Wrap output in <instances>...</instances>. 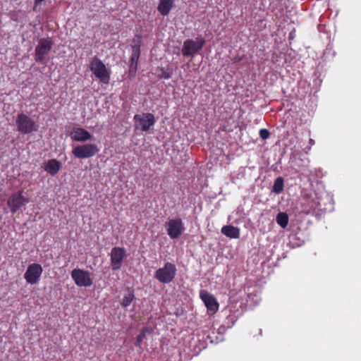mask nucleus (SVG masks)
Wrapping results in <instances>:
<instances>
[{
  "label": "nucleus",
  "instance_id": "1a4fd4ad",
  "mask_svg": "<svg viewBox=\"0 0 361 361\" xmlns=\"http://www.w3.org/2000/svg\"><path fill=\"white\" fill-rule=\"evenodd\" d=\"M71 277L75 283L79 287H90L93 283L91 274L84 269H74L71 271Z\"/></svg>",
  "mask_w": 361,
  "mask_h": 361
},
{
  "label": "nucleus",
  "instance_id": "cd10ccee",
  "mask_svg": "<svg viewBox=\"0 0 361 361\" xmlns=\"http://www.w3.org/2000/svg\"><path fill=\"white\" fill-rule=\"evenodd\" d=\"M309 142H310V145H314V140H312V139H310V141H309Z\"/></svg>",
  "mask_w": 361,
  "mask_h": 361
},
{
  "label": "nucleus",
  "instance_id": "9b49d317",
  "mask_svg": "<svg viewBox=\"0 0 361 361\" xmlns=\"http://www.w3.org/2000/svg\"><path fill=\"white\" fill-rule=\"evenodd\" d=\"M126 256V253L123 247H114L111 249L110 261L112 270L117 271L121 268Z\"/></svg>",
  "mask_w": 361,
  "mask_h": 361
},
{
  "label": "nucleus",
  "instance_id": "a878e982",
  "mask_svg": "<svg viewBox=\"0 0 361 361\" xmlns=\"http://www.w3.org/2000/svg\"><path fill=\"white\" fill-rule=\"evenodd\" d=\"M142 331H145V334L146 335L147 333H150L151 332V329L149 328H147V327H145V328H143L142 329Z\"/></svg>",
  "mask_w": 361,
  "mask_h": 361
},
{
  "label": "nucleus",
  "instance_id": "aec40b11",
  "mask_svg": "<svg viewBox=\"0 0 361 361\" xmlns=\"http://www.w3.org/2000/svg\"><path fill=\"white\" fill-rule=\"evenodd\" d=\"M277 224L283 228H285L288 224V216L286 213L279 212L276 218Z\"/></svg>",
  "mask_w": 361,
  "mask_h": 361
},
{
  "label": "nucleus",
  "instance_id": "a211bd4d",
  "mask_svg": "<svg viewBox=\"0 0 361 361\" xmlns=\"http://www.w3.org/2000/svg\"><path fill=\"white\" fill-rule=\"evenodd\" d=\"M221 233L230 238L237 239L240 237V229L231 225L224 226L221 228Z\"/></svg>",
  "mask_w": 361,
  "mask_h": 361
},
{
  "label": "nucleus",
  "instance_id": "dca6fc26",
  "mask_svg": "<svg viewBox=\"0 0 361 361\" xmlns=\"http://www.w3.org/2000/svg\"><path fill=\"white\" fill-rule=\"evenodd\" d=\"M43 168L51 176H55L61 168V163L55 159H51L43 163Z\"/></svg>",
  "mask_w": 361,
  "mask_h": 361
},
{
  "label": "nucleus",
  "instance_id": "39448f33",
  "mask_svg": "<svg viewBox=\"0 0 361 361\" xmlns=\"http://www.w3.org/2000/svg\"><path fill=\"white\" fill-rule=\"evenodd\" d=\"M205 44L204 38L197 37L194 39H186L183 44L181 53L184 56L193 57L199 51L202 50Z\"/></svg>",
  "mask_w": 361,
  "mask_h": 361
},
{
  "label": "nucleus",
  "instance_id": "0eeeda50",
  "mask_svg": "<svg viewBox=\"0 0 361 361\" xmlns=\"http://www.w3.org/2000/svg\"><path fill=\"white\" fill-rule=\"evenodd\" d=\"M99 151L95 144H84L73 147L72 153L78 159L90 158L96 155Z\"/></svg>",
  "mask_w": 361,
  "mask_h": 361
},
{
  "label": "nucleus",
  "instance_id": "5701e85b",
  "mask_svg": "<svg viewBox=\"0 0 361 361\" xmlns=\"http://www.w3.org/2000/svg\"><path fill=\"white\" fill-rule=\"evenodd\" d=\"M158 78L160 79H169L171 78V73L161 68L158 73Z\"/></svg>",
  "mask_w": 361,
  "mask_h": 361
},
{
  "label": "nucleus",
  "instance_id": "9d476101",
  "mask_svg": "<svg viewBox=\"0 0 361 361\" xmlns=\"http://www.w3.org/2000/svg\"><path fill=\"white\" fill-rule=\"evenodd\" d=\"M23 190L13 193L8 199L7 204L12 213H16L23 206L29 202V199L23 195Z\"/></svg>",
  "mask_w": 361,
  "mask_h": 361
},
{
  "label": "nucleus",
  "instance_id": "ddd939ff",
  "mask_svg": "<svg viewBox=\"0 0 361 361\" xmlns=\"http://www.w3.org/2000/svg\"><path fill=\"white\" fill-rule=\"evenodd\" d=\"M200 296L208 311L212 314L215 313L219 309V304L215 298L204 290H200Z\"/></svg>",
  "mask_w": 361,
  "mask_h": 361
},
{
  "label": "nucleus",
  "instance_id": "f8f14e48",
  "mask_svg": "<svg viewBox=\"0 0 361 361\" xmlns=\"http://www.w3.org/2000/svg\"><path fill=\"white\" fill-rule=\"evenodd\" d=\"M43 269L39 264H30L24 274L26 282L29 284H36L40 279Z\"/></svg>",
  "mask_w": 361,
  "mask_h": 361
},
{
  "label": "nucleus",
  "instance_id": "20e7f679",
  "mask_svg": "<svg viewBox=\"0 0 361 361\" xmlns=\"http://www.w3.org/2000/svg\"><path fill=\"white\" fill-rule=\"evenodd\" d=\"M176 267L171 262H166L164 266L155 272V278L162 283H169L175 279Z\"/></svg>",
  "mask_w": 361,
  "mask_h": 361
},
{
  "label": "nucleus",
  "instance_id": "4468645a",
  "mask_svg": "<svg viewBox=\"0 0 361 361\" xmlns=\"http://www.w3.org/2000/svg\"><path fill=\"white\" fill-rule=\"evenodd\" d=\"M73 140L85 142L92 140V135L83 128H74L70 133Z\"/></svg>",
  "mask_w": 361,
  "mask_h": 361
},
{
  "label": "nucleus",
  "instance_id": "4be33fe9",
  "mask_svg": "<svg viewBox=\"0 0 361 361\" xmlns=\"http://www.w3.org/2000/svg\"><path fill=\"white\" fill-rule=\"evenodd\" d=\"M322 197L319 196L318 194L314 193V197H312L310 202V208L312 209H316L317 208L321 210L323 209V208H322Z\"/></svg>",
  "mask_w": 361,
  "mask_h": 361
},
{
  "label": "nucleus",
  "instance_id": "393cba45",
  "mask_svg": "<svg viewBox=\"0 0 361 361\" xmlns=\"http://www.w3.org/2000/svg\"><path fill=\"white\" fill-rule=\"evenodd\" d=\"M270 133L268 130L263 128L259 130V136L262 139L266 140L269 138Z\"/></svg>",
  "mask_w": 361,
  "mask_h": 361
},
{
  "label": "nucleus",
  "instance_id": "2eb2a0df",
  "mask_svg": "<svg viewBox=\"0 0 361 361\" xmlns=\"http://www.w3.org/2000/svg\"><path fill=\"white\" fill-rule=\"evenodd\" d=\"M140 55V46L134 45L132 47V56L129 66V74L134 75L137 71L138 60Z\"/></svg>",
  "mask_w": 361,
  "mask_h": 361
},
{
  "label": "nucleus",
  "instance_id": "f3484780",
  "mask_svg": "<svg viewBox=\"0 0 361 361\" xmlns=\"http://www.w3.org/2000/svg\"><path fill=\"white\" fill-rule=\"evenodd\" d=\"M173 0H159V4L157 6V11L162 16H167L173 7Z\"/></svg>",
  "mask_w": 361,
  "mask_h": 361
},
{
  "label": "nucleus",
  "instance_id": "f257e3e1",
  "mask_svg": "<svg viewBox=\"0 0 361 361\" xmlns=\"http://www.w3.org/2000/svg\"><path fill=\"white\" fill-rule=\"evenodd\" d=\"M15 121L18 131L22 134H29L39 130V123L24 113L18 114Z\"/></svg>",
  "mask_w": 361,
  "mask_h": 361
},
{
  "label": "nucleus",
  "instance_id": "b1692460",
  "mask_svg": "<svg viewBox=\"0 0 361 361\" xmlns=\"http://www.w3.org/2000/svg\"><path fill=\"white\" fill-rule=\"evenodd\" d=\"M145 338V331H141L140 334L136 338L135 345L137 346H140L142 341Z\"/></svg>",
  "mask_w": 361,
  "mask_h": 361
},
{
  "label": "nucleus",
  "instance_id": "423d86ee",
  "mask_svg": "<svg viewBox=\"0 0 361 361\" xmlns=\"http://www.w3.org/2000/svg\"><path fill=\"white\" fill-rule=\"evenodd\" d=\"M54 42L50 37L42 38L35 47V59L37 62L42 63L45 56L52 49Z\"/></svg>",
  "mask_w": 361,
  "mask_h": 361
},
{
  "label": "nucleus",
  "instance_id": "f03ea898",
  "mask_svg": "<svg viewBox=\"0 0 361 361\" xmlns=\"http://www.w3.org/2000/svg\"><path fill=\"white\" fill-rule=\"evenodd\" d=\"M90 69L97 78L104 84H108L110 80V73L104 63L97 56L92 59Z\"/></svg>",
  "mask_w": 361,
  "mask_h": 361
},
{
  "label": "nucleus",
  "instance_id": "bb28decb",
  "mask_svg": "<svg viewBox=\"0 0 361 361\" xmlns=\"http://www.w3.org/2000/svg\"><path fill=\"white\" fill-rule=\"evenodd\" d=\"M44 0H35V5H37L39 4V3L44 1Z\"/></svg>",
  "mask_w": 361,
  "mask_h": 361
},
{
  "label": "nucleus",
  "instance_id": "7ed1b4c3",
  "mask_svg": "<svg viewBox=\"0 0 361 361\" xmlns=\"http://www.w3.org/2000/svg\"><path fill=\"white\" fill-rule=\"evenodd\" d=\"M133 120L135 129L144 132L148 131L156 123L155 116L151 113L135 114Z\"/></svg>",
  "mask_w": 361,
  "mask_h": 361
},
{
  "label": "nucleus",
  "instance_id": "412c9836",
  "mask_svg": "<svg viewBox=\"0 0 361 361\" xmlns=\"http://www.w3.org/2000/svg\"><path fill=\"white\" fill-rule=\"evenodd\" d=\"M283 187H284L283 178L282 177H278L274 183V185L272 188V192L276 194H279L283 191Z\"/></svg>",
  "mask_w": 361,
  "mask_h": 361
},
{
  "label": "nucleus",
  "instance_id": "6ab92c4d",
  "mask_svg": "<svg viewBox=\"0 0 361 361\" xmlns=\"http://www.w3.org/2000/svg\"><path fill=\"white\" fill-rule=\"evenodd\" d=\"M135 300V295L133 291H129L124 295L121 305L123 307H128Z\"/></svg>",
  "mask_w": 361,
  "mask_h": 361
},
{
  "label": "nucleus",
  "instance_id": "6e6552de",
  "mask_svg": "<svg viewBox=\"0 0 361 361\" xmlns=\"http://www.w3.org/2000/svg\"><path fill=\"white\" fill-rule=\"evenodd\" d=\"M165 227L168 235L171 239L178 238L185 231L184 224L180 218L169 219Z\"/></svg>",
  "mask_w": 361,
  "mask_h": 361
}]
</instances>
